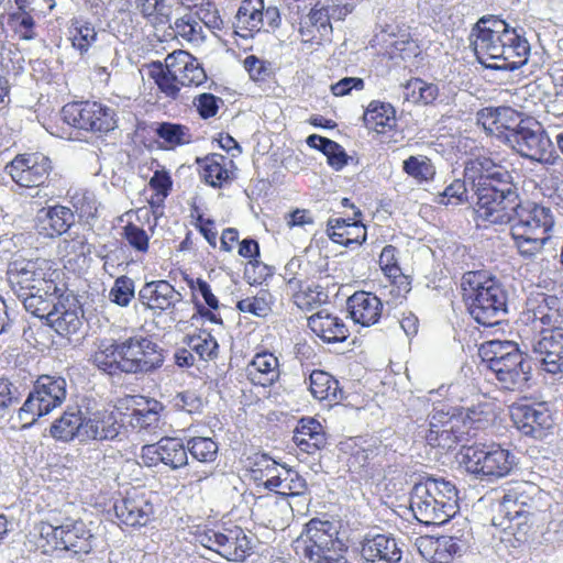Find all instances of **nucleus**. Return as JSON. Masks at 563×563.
Here are the masks:
<instances>
[{"mask_svg":"<svg viewBox=\"0 0 563 563\" xmlns=\"http://www.w3.org/2000/svg\"><path fill=\"white\" fill-rule=\"evenodd\" d=\"M507 37L505 38L504 51L498 56L497 62L486 64V68L496 70L514 71L528 63L531 45L526 37V32L522 27L509 26L506 31Z\"/></svg>","mask_w":563,"mask_h":563,"instance_id":"obj_17","label":"nucleus"},{"mask_svg":"<svg viewBox=\"0 0 563 563\" xmlns=\"http://www.w3.org/2000/svg\"><path fill=\"white\" fill-rule=\"evenodd\" d=\"M308 325L317 336L327 343L344 342L350 335L345 322L324 309L309 317Z\"/></svg>","mask_w":563,"mask_h":563,"instance_id":"obj_28","label":"nucleus"},{"mask_svg":"<svg viewBox=\"0 0 563 563\" xmlns=\"http://www.w3.org/2000/svg\"><path fill=\"white\" fill-rule=\"evenodd\" d=\"M560 299L556 296L538 294L537 297L528 300V320L531 321L534 330L538 329V319L549 313L552 308H560Z\"/></svg>","mask_w":563,"mask_h":563,"instance_id":"obj_54","label":"nucleus"},{"mask_svg":"<svg viewBox=\"0 0 563 563\" xmlns=\"http://www.w3.org/2000/svg\"><path fill=\"white\" fill-rule=\"evenodd\" d=\"M53 170L51 158L40 152L18 154L7 166L5 172L12 180L25 188L45 184Z\"/></svg>","mask_w":563,"mask_h":563,"instance_id":"obj_12","label":"nucleus"},{"mask_svg":"<svg viewBox=\"0 0 563 563\" xmlns=\"http://www.w3.org/2000/svg\"><path fill=\"white\" fill-rule=\"evenodd\" d=\"M113 508L120 522L132 528L146 526L154 514L153 505L141 495H129L115 501Z\"/></svg>","mask_w":563,"mask_h":563,"instance_id":"obj_21","label":"nucleus"},{"mask_svg":"<svg viewBox=\"0 0 563 563\" xmlns=\"http://www.w3.org/2000/svg\"><path fill=\"white\" fill-rule=\"evenodd\" d=\"M521 113L510 107L485 108L478 113V122L483 125L487 134L494 135L508 145L510 134L515 133L526 121Z\"/></svg>","mask_w":563,"mask_h":563,"instance_id":"obj_16","label":"nucleus"},{"mask_svg":"<svg viewBox=\"0 0 563 563\" xmlns=\"http://www.w3.org/2000/svg\"><path fill=\"white\" fill-rule=\"evenodd\" d=\"M405 96L408 101L423 104L432 103L439 96V88L420 78L410 79L405 86Z\"/></svg>","mask_w":563,"mask_h":563,"instance_id":"obj_48","label":"nucleus"},{"mask_svg":"<svg viewBox=\"0 0 563 563\" xmlns=\"http://www.w3.org/2000/svg\"><path fill=\"white\" fill-rule=\"evenodd\" d=\"M410 509L416 519L427 526L443 525L451 519L450 515L443 511L440 501L428 495L417 484L410 493Z\"/></svg>","mask_w":563,"mask_h":563,"instance_id":"obj_27","label":"nucleus"},{"mask_svg":"<svg viewBox=\"0 0 563 563\" xmlns=\"http://www.w3.org/2000/svg\"><path fill=\"white\" fill-rule=\"evenodd\" d=\"M242 531H230L229 534L214 532L213 533V544L217 547L214 551L220 553L225 558H232V560L239 561L243 559V551H234L236 549V544L239 543V534Z\"/></svg>","mask_w":563,"mask_h":563,"instance_id":"obj_57","label":"nucleus"},{"mask_svg":"<svg viewBox=\"0 0 563 563\" xmlns=\"http://www.w3.org/2000/svg\"><path fill=\"white\" fill-rule=\"evenodd\" d=\"M246 376L254 384L271 386L279 377L278 360L269 353H257L246 366Z\"/></svg>","mask_w":563,"mask_h":563,"instance_id":"obj_36","label":"nucleus"},{"mask_svg":"<svg viewBox=\"0 0 563 563\" xmlns=\"http://www.w3.org/2000/svg\"><path fill=\"white\" fill-rule=\"evenodd\" d=\"M175 33L184 40L199 43L203 40V29L199 21L192 15H184L174 23Z\"/></svg>","mask_w":563,"mask_h":563,"instance_id":"obj_56","label":"nucleus"},{"mask_svg":"<svg viewBox=\"0 0 563 563\" xmlns=\"http://www.w3.org/2000/svg\"><path fill=\"white\" fill-rule=\"evenodd\" d=\"M346 308L354 323L363 327L376 324L383 312L382 300L366 291H357L349 297Z\"/></svg>","mask_w":563,"mask_h":563,"instance_id":"obj_24","label":"nucleus"},{"mask_svg":"<svg viewBox=\"0 0 563 563\" xmlns=\"http://www.w3.org/2000/svg\"><path fill=\"white\" fill-rule=\"evenodd\" d=\"M361 554L364 560L371 563H398L402 556L396 540L384 534L365 539L362 543Z\"/></svg>","mask_w":563,"mask_h":563,"instance_id":"obj_33","label":"nucleus"},{"mask_svg":"<svg viewBox=\"0 0 563 563\" xmlns=\"http://www.w3.org/2000/svg\"><path fill=\"white\" fill-rule=\"evenodd\" d=\"M62 117L67 124L89 132L107 133L118 126L115 110L97 101L67 103Z\"/></svg>","mask_w":563,"mask_h":563,"instance_id":"obj_9","label":"nucleus"},{"mask_svg":"<svg viewBox=\"0 0 563 563\" xmlns=\"http://www.w3.org/2000/svg\"><path fill=\"white\" fill-rule=\"evenodd\" d=\"M97 40V32L95 27L88 22H76L71 31L73 46L77 48L80 54L86 53L92 43Z\"/></svg>","mask_w":563,"mask_h":563,"instance_id":"obj_58","label":"nucleus"},{"mask_svg":"<svg viewBox=\"0 0 563 563\" xmlns=\"http://www.w3.org/2000/svg\"><path fill=\"white\" fill-rule=\"evenodd\" d=\"M404 172L418 183L428 181L435 175V168L427 156H409L402 163Z\"/></svg>","mask_w":563,"mask_h":563,"instance_id":"obj_51","label":"nucleus"},{"mask_svg":"<svg viewBox=\"0 0 563 563\" xmlns=\"http://www.w3.org/2000/svg\"><path fill=\"white\" fill-rule=\"evenodd\" d=\"M87 410L79 406H67L65 411L49 428V434L57 441L71 442L77 440L82 443Z\"/></svg>","mask_w":563,"mask_h":563,"instance_id":"obj_23","label":"nucleus"},{"mask_svg":"<svg viewBox=\"0 0 563 563\" xmlns=\"http://www.w3.org/2000/svg\"><path fill=\"white\" fill-rule=\"evenodd\" d=\"M463 299L473 319L485 327L500 323L508 313V292L486 272H466L461 279Z\"/></svg>","mask_w":563,"mask_h":563,"instance_id":"obj_2","label":"nucleus"},{"mask_svg":"<svg viewBox=\"0 0 563 563\" xmlns=\"http://www.w3.org/2000/svg\"><path fill=\"white\" fill-rule=\"evenodd\" d=\"M309 389L318 400L339 401V382L323 371H313L309 376Z\"/></svg>","mask_w":563,"mask_h":563,"instance_id":"obj_40","label":"nucleus"},{"mask_svg":"<svg viewBox=\"0 0 563 563\" xmlns=\"http://www.w3.org/2000/svg\"><path fill=\"white\" fill-rule=\"evenodd\" d=\"M155 132L170 147L188 144L191 141L189 129L177 123L162 122L157 125Z\"/></svg>","mask_w":563,"mask_h":563,"instance_id":"obj_53","label":"nucleus"},{"mask_svg":"<svg viewBox=\"0 0 563 563\" xmlns=\"http://www.w3.org/2000/svg\"><path fill=\"white\" fill-rule=\"evenodd\" d=\"M271 486H276L274 492L283 496H302L308 490L306 479L296 471L284 465L282 477L279 481L271 482Z\"/></svg>","mask_w":563,"mask_h":563,"instance_id":"obj_45","label":"nucleus"},{"mask_svg":"<svg viewBox=\"0 0 563 563\" xmlns=\"http://www.w3.org/2000/svg\"><path fill=\"white\" fill-rule=\"evenodd\" d=\"M123 238L136 252L146 253L148 251L150 238L144 229L129 223L123 228Z\"/></svg>","mask_w":563,"mask_h":563,"instance_id":"obj_62","label":"nucleus"},{"mask_svg":"<svg viewBox=\"0 0 563 563\" xmlns=\"http://www.w3.org/2000/svg\"><path fill=\"white\" fill-rule=\"evenodd\" d=\"M462 448L466 471L481 479L493 482L505 477L516 464L515 455L497 444H463Z\"/></svg>","mask_w":563,"mask_h":563,"instance_id":"obj_4","label":"nucleus"},{"mask_svg":"<svg viewBox=\"0 0 563 563\" xmlns=\"http://www.w3.org/2000/svg\"><path fill=\"white\" fill-rule=\"evenodd\" d=\"M45 261H14L10 264L8 275L12 290L16 296L26 295V291H43L52 294L59 291L57 285L45 277Z\"/></svg>","mask_w":563,"mask_h":563,"instance_id":"obj_11","label":"nucleus"},{"mask_svg":"<svg viewBox=\"0 0 563 563\" xmlns=\"http://www.w3.org/2000/svg\"><path fill=\"white\" fill-rule=\"evenodd\" d=\"M46 321L47 324L62 336H69L77 333L82 325L78 307L74 298L71 302H68V306L65 303L63 298H58L57 303L47 314Z\"/></svg>","mask_w":563,"mask_h":563,"instance_id":"obj_32","label":"nucleus"},{"mask_svg":"<svg viewBox=\"0 0 563 563\" xmlns=\"http://www.w3.org/2000/svg\"><path fill=\"white\" fill-rule=\"evenodd\" d=\"M121 424L114 412L108 410H87L82 443L90 441H111L120 433Z\"/></svg>","mask_w":563,"mask_h":563,"instance_id":"obj_22","label":"nucleus"},{"mask_svg":"<svg viewBox=\"0 0 563 563\" xmlns=\"http://www.w3.org/2000/svg\"><path fill=\"white\" fill-rule=\"evenodd\" d=\"M465 177L476 196V218L492 224H514L538 205L522 201L510 173L492 158L479 156L467 162Z\"/></svg>","mask_w":563,"mask_h":563,"instance_id":"obj_1","label":"nucleus"},{"mask_svg":"<svg viewBox=\"0 0 563 563\" xmlns=\"http://www.w3.org/2000/svg\"><path fill=\"white\" fill-rule=\"evenodd\" d=\"M120 372L125 374H148L164 363L162 347L151 338L141 334L119 343Z\"/></svg>","mask_w":563,"mask_h":563,"instance_id":"obj_6","label":"nucleus"},{"mask_svg":"<svg viewBox=\"0 0 563 563\" xmlns=\"http://www.w3.org/2000/svg\"><path fill=\"white\" fill-rule=\"evenodd\" d=\"M428 495L440 501V506L450 517H454L459 511V496L455 485L451 481L442 477H427L424 481L417 483Z\"/></svg>","mask_w":563,"mask_h":563,"instance_id":"obj_34","label":"nucleus"},{"mask_svg":"<svg viewBox=\"0 0 563 563\" xmlns=\"http://www.w3.org/2000/svg\"><path fill=\"white\" fill-rule=\"evenodd\" d=\"M271 295L266 291H261L252 298H245L238 301L236 308L241 312L252 313L256 317H265L271 310L269 307Z\"/></svg>","mask_w":563,"mask_h":563,"instance_id":"obj_59","label":"nucleus"},{"mask_svg":"<svg viewBox=\"0 0 563 563\" xmlns=\"http://www.w3.org/2000/svg\"><path fill=\"white\" fill-rule=\"evenodd\" d=\"M172 68L177 70L178 81L181 86H199L207 79L205 69L197 59L185 51L169 54Z\"/></svg>","mask_w":563,"mask_h":563,"instance_id":"obj_38","label":"nucleus"},{"mask_svg":"<svg viewBox=\"0 0 563 563\" xmlns=\"http://www.w3.org/2000/svg\"><path fill=\"white\" fill-rule=\"evenodd\" d=\"M319 141L325 143V156L328 163L334 169L340 170L347 164V154L344 148L336 142L327 137H312L311 142Z\"/></svg>","mask_w":563,"mask_h":563,"instance_id":"obj_61","label":"nucleus"},{"mask_svg":"<svg viewBox=\"0 0 563 563\" xmlns=\"http://www.w3.org/2000/svg\"><path fill=\"white\" fill-rule=\"evenodd\" d=\"M183 343L187 345L199 360L210 361L218 356L219 344L217 340L206 330L199 333L186 335Z\"/></svg>","mask_w":563,"mask_h":563,"instance_id":"obj_43","label":"nucleus"},{"mask_svg":"<svg viewBox=\"0 0 563 563\" xmlns=\"http://www.w3.org/2000/svg\"><path fill=\"white\" fill-rule=\"evenodd\" d=\"M366 124L372 125L378 133L396 125V111L390 103L372 101L364 114Z\"/></svg>","mask_w":563,"mask_h":563,"instance_id":"obj_42","label":"nucleus"},{"mask_svg":"<svg viewBox=\"0 0 563 563\" xmlns=\"http://www.w3.org/2000/svg\"><path fill=\"white\" fill-rule=\"evenodd\" d=\"M139 299L148 309L168 310L183 301V295L167 280L146 283L139 291Z\"/></svg>","mask_w":563,"mask_h":563,"instance_id":"obj_26","label":"nucleus"},{"mask_svg":"<svg viewBox=\"0 0 563 563\" xmlns=\"http://www.w3.org/2000/svg\"><path fill=\"white\" fill-rule=\"evenodd\" d=\"M31 536L35 544L44 554L58 551L59 525L54 526L46 521H40L34 525Z\"/></svg>","mask_w":563,"mask_h":563,"instance_id":"obj_46","label":"nucleus"},{"mask_svg":"<svg viewBox=\"0 0 563 563\" xmlns=\"http://www.w3.org/2000/svg\"><path fill=\"white\" fill-rule=\"evenodd\" d=\"M327 233L334 243L344 246L361 245L366 240V228L356 218H330Z\"/></svg>","mask_w":563,"mask_h":563,"instance_id":"obj_31","label":"nucleus"},{"mask_svg":"<svg viewBox=\"0 0 563 563\" xmlns=\"http://www.w3.org/2000/svg\"><path fill=\"white\" fill-rule=\"evenodd\" d=\"M554 225V217L550 208L537 206L510 225V233L519 254L531 258L542 251L550 239L549 232Z\"/></svg>","mask_w":563,"mask_h":563,"instance_id":"obj_3","label":"nucleus"},{"mask_svg":"<svg viewBox=\"0 0 563 563\" xmlns=\"http://www.w3.org/2000/svg\"><path fill=\"white\" fill-rule=\"evenodd\" d=\"M519 349L512 341H488L479 347V355L488 368H492L494 361H503Z\"/></svg>","mask_w":563,"mask_h":563,"instance_id":"obj_50","label":"nucleus"},{"mask_svg":"<svg viewBox=\"0 0 563 563\" xmlns=\"http://www.w3.org/2000/svg\"><path fill=\"white\" fill-rule=\"evenodd\" d=\"M187 454L201 463H212L218 456L219 446L211 438L194 437L187 441Z\"/></svg>","mask_w":563,"mask_h":563,"instance_id":"obj_47","label":"nucleus"},{"mask_svg":"<svg viewBox=\"0 0 563 563\" xmlns=\"http://www.w3.org/2000/svg\"><path fill=\"white\" fill-rule=\"evenodd\" d=\"M510 136L512 139H508V145L521 157L542 165L555 164L558 155L553 143L538 121H526L523 126Z\"/></svg>","mask_w":563,"mask_h":563,"instance_id":"obj_8","label":"nucleus"},{"mask_svg":"<svg viewBox=\"0 0 563 563\" xmlns=\"http://www.w3.org/2000/svg\"><path fill=\"white\" fill-rule=\"evenodd\" d=\"M292 440L302 452L308 454H314L327 444L322 426L312 418H302L299 421Z\"/></svg>","mask_w":563,"mask_h":563,"instance_id":"obj_39","label":"nucleus"},{"mask_svg":"<svg viewBox=\"0 0 563 563\" xmlns=\"http://www.w3.org/2000/svg\"><path fill=\"white\" fill-rule=\"evenodd\" d=\"M92 533L80 519H66L59 525L58 551L71 552L74 555L88 554L92 551Z\"/></svg>","mask_w":563,"mask_h":563,"instance_id":"obj_20","label":"nucleus"},{"mask_svg":"<svg viewBox=\"0 0 563 563\" xmlns=\"http://www.w3.org/2000/svg\"><path fill=\"white\" fill-rule=\"evenodd\" d=\"M67 383L59 376L43 375L37 378L23 406L19 419L23 428L34 424L38 418L48 415L66 399Z\"/></svg>","mask_w":563,"mask_h":563,"instance_id":"obj_5","label":"nucleus"},{"mask_svg":"<svg viewBox=\"0 0 563 563\" xmlns=\"http://www.w3.org/2000/svg\"><path fill=\"white\" fill-rule=\"evenodd\" d=\"M263 0H243L235 15L238 26L249 31H261L260 18Z\"/></svg>","mask_w":563,"mask_h":563,"instance_id":"obj_49","label":"nucleus"},{"mask_svg":"<svg viewBox=\"0 0 563 563\" xmlns=\"http://www.w3.org/2000/svg\"><path fill=\"white\" fill-rule=\"evenodd\" d=\"M73 205L80 213V217H95L98 210V202L95 194L88 190L76 192L73 196Z\"/></svg>","mask_w":563,"mask_h":563,"instance_id":"obj_64","label":"nucleus"},{"mask_svg":"<svg viewBox=\"0 0 563 563\" xmlns=\"http://www.w3.org/2000/svg\"><path fill=\"white\" fill-rule=\"evenodd\" d=\"M489 369L496 375L501 388L507 390H521L531 373L530 362L519 350L503 361H494Z\"/></svg>","mask_w":563,"mask_h":563,"instance_id":"obj_18","label":"nucleus"},{"mask_svg":"<svg viewBox=\"0 0 563 563\" xmlns=\"http://www.w3.org/2000/svg\"><path fill=\"white\" fill-rule=\"evenodd\" d=\"M134 297V280L125 275L118 277L109 291L110 301L120 307H128Z\"/></svg>","mask_w":563,"mask_h":563,"instance_id":"obj_55","label":"nucleus"},{"mask_svg":"<svg viewBox=\"0 0 563 563\" xmlns=\"http://www.w3.org/2000/svg\"><path fill=\"white\" fill-rule=\"evenodd\" d=\"M537 487L528 482H517L508 485L504 489V495L499 503V514L511 523L517 521L516 526L520 529L527 525L529 517L534 515L536 508L534 494Z\"/></svg>","mask_w":563,"mask_h":563,"instance_id":"obj_13","label":"nucleus"},{"mask_svg":"<svg viewBox=\"0 0 563 563\" xmlns=\"http://www.w3.org/2000/svg\"><path fill=\"white\" fill-rule=\"evenodd\" d=\"M466 185L471 186V183L466 180L465 176L464 180H454L439 195L438 202L440 205H460L464 200Z\"/></svg>","mask_w":563,"mask_h":563,"instance_id":"obj_63","label":"nucleus"},{"mask_svg":"<svg viewBox=\"0 0 563 563\" xmlns=\"http://www.w3.org/2000/svg\"><path fill=\"white\" fill-rule=\"evenodd\" d=\"M424 439L433 448L452 449L455 444L467 441L463 430V420L456 412L434 411L429 419Z\"/></svg>","mask_w":563,"mask_h":563,"instance_id":"obj_15","label":"nucleus"},{"mask_svg":"<svg viewBox=\"0 0 563 563\" xmlns=\"http://www.w3.org/2000/svg\"><path fill=\"white\" fill-rule=\"evenodd\" d=\"M338 11L341 13L342 10L336 5L312 8L310 12L299 22V32L303 40H312L314 37V29L320 34V37L329 35L332 31L330 20L334 18V13Z\"/></svg>","mask_w":563,"mask_h":563,"instance_id":"obj_37","label":"nucleus"},{"mask_svg":"<svg viewBox=\"0 0 563 563\" xmlns=\"http://www.w3.org/2000/svg\"><path fill=\"white\" fill-rule=\"evenodd\" d=\"M75 223V214L68 207L56 205L42 208L36 216V229L40 234L55 238L66 233Z\"/></svg>","mask_w":563,"mask_h":563,"instance_id":"obj_25","label":"nucleus"},{"mask_svg":"<svg viewBox=\"0 0 563 563\" xmlns=\"http://www.w3.org/2000/svg\"><path fill=\"white\" fill-rule=\"evenodd\" d=\"M118 350L119 343L101 344L92 356L93 364L104 373L114 375L120 372Z\"/></svg>","mask_w":563,"mask_h":563,"instance_id":"obj_52","label":"nucleus"},{"mask_svg":"<svg viewBox=\"0 0 563 563\" xmlns=\"http://www.w3.org/2000/svg\"><path fill=\"white\" fill-rule=\"evenodd\" d=\"M152 77L166 97L177 98L181 85L178 81L177 70L170 66L169 54L165 58V66L161 63L154 66Z\"/></svg>","mask_w":563,"mask_h":563,"instance_id":"obj_44","label":"nucleus"},{"mask_svg":"<svg viewBox=\"0 0 563 563\" xmlns=\"http://www.w3.org/2000/svg\"><path fill=\"white\" fill-rule=\"evenodd\" d=\"M511 419L523 435L537 440H543L554 428L553 413L545 401L512 407Z\"/></svg>","mask_w":563,"mask_h":563,"instance_id":"obj_14","label":"nucleus"},{"mask_svg":"<svg viewBox=\"0 0 563 563\" xmlns=\"http://www.w3.org/2000/svg\"><path fill=\"white\" fill-rule=\"evenodd\" d=\"M58 291H53L52 294H43V291L36 292L26 291V295L16 296L22 302L27 312L31 314L45 319L47 314L53 310L54 306L57 303L58 298H63L64 296L57 295Z\"/></svg>","mask_w":563,"mask_h":563,"instance_id":"obj_41","label":"nucleus"},{"mask_svg":"<svg viewBox=\"0 0 563 563\" xmlns=\"http://www.w3.org/2000/svg\"><path fill=\"white\" fill-rule=\"evenodd\" d=\"M420 554L432 563H450L461 552V544L454 537H421L417 540Z\"/></svg>","mask_w":563,"mask_h":563,"instance_id":"obj_30","label":"nucleus"},{"mask_svg":"<svg viewBox=\"0 0 563 563\" xmlns=\"http://www.w3.org/2000/svg\"><path fill=\"white\" fill-rule=\"evenodd\" d=\"M173 406L177 410L185 411L190 415L200 413L203 408L202 399L195 390H185L173 397Z\"/></svg>","mask_w":563,"mask_h":563,"instance_id":"obj_60","label":"nucleus"},{"mask_svg":"<svg viewBox=\"0 0 563 563\" xmlns=\"http://www.w3.org/2000/svg\"><path fill=\"white\" fill-rule=\"evenodd\" d=\"M143 454H153V462H162L173 470L188 464L187 446L176 438H163L156 444L146 445Z\"/></svg>","mask_w":563,"mask_h":563,"instance_id":"obj_29","label":"nucleus"},{"mask_svg":"<svg viewBox=\"0 0 563 563\" xmlns=\"http://www.w3.org/2000/svg\"><path fill=\"white\" fill-rule=\"evenodd\" d=\"M510 24L498 15H483L472 27L470 34L471 45L478 62L486 64L497 62L504 51Z\"/></svg>","mask_w":563,"mask_h":563,"instance_id":"obj_7","label":"nucleus"},{"mask_svg":"<svg viewBox=\"0 0 563 563\" xmlns=\"http://www.w3.org/2000/svg\"><path fill=\"white\" fill-rule=\"evenodd\" d=\"M197 163L201 168V177L213 188H220L233 179L232 172L228 168L233 162L222 154L213 153L197 158Z\"/></svg>","mask_w":563,"mask_h":563,"instance_id":"obj_35","label":"nucleus"},{"mask_svg":"<svg viewBox=\"0 0 563 563\" xmlns=\"http://www.w3.org/2000/svg\"><path fill=\"white\" fill-rule=\"evenodd\" d=\"M336 530L329 521L311 520L307 526L302 555L309 563H349L336 548L341 542Z\"/></svg>","mask_w":563,"mask_h":563,"instance_id":"obj_10","label":"nucleus"},{"mask_svg":"<svg viewBox=\"0 0 563 563\" xmlns=\"http://www.w3.org/2000/svg\"><path fill=\"white\" fill-rule=\"evenodd\" d=\"M532 350L544 371L551 374L563 372V329H542Z\"/></svg>","mask_w":563,"mask_h":563,"instance_id":"obj_19","label":"nucleus"}]
</instances>
